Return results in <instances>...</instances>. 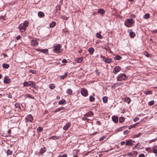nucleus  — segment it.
<instances>
[{"label": "nucleus", "instance_id": "f257e3e1", "mask_svg": "<svg viewBox=\"0 0 157 157\" xmlns=\"http://www.w3.org/2000/svg\"><path fill=\"white\" fill-rule=\"evenodd\" d=\"M29 25V22L27 21H25L23 23L19 25L18 28L21 31L24 32L26 30V28Z\"/></svg>", "mask_w": 157, "mask_h": 157}, {"label": "nucleus", "instance_id": "f03ea898", "mask_svg": "<svg viewBox=\"0 0 157 157\" xmlns=\"http://www.w3.org/2000/svg\"><path fill=\"white\" fill-rule=\"evenodd\" d=\"M128 77L124 73L119 74L117 77V81H120L122 80H127Z\"/></svg>", "mask_w": 157, "mask_h": 157}, {"label": "nucleus", "instance_id": "7ed1b4c3", "mask_svg": "<svg viewBox=\"0 0 157 157\" xmlns=\"http://www.w3.org/2000/svg\"><path fill=\"white\" fill-rule=\"evenodd\" d=\"M134 21L132 19H128L126 20L124 22V25L127 27H130L129 25L133 24Z\"/></svg>", "mask_w": 157, "mask_h": 157}, {"label": "nucleus", "instance_id": "20e7f679", "mask_svg": "<svg viewBox=\"0 0 157 157\" xmlns=\"http://www.w3.org/2000/svg\"><path fill=\"white\" fill-rule=\"evenodd\" d=\"M61 46L59 44H58L56 46L54 47V48L53 50L54 52L59 53L61 52L60 50L61 48Z\"/></svg>", "mask_w": 157, "mask_h": 157}, {"label": "nucleus", "instance_id": "39448f33", "mask_svg": "<svg viewBox=\"0 0 157 157\" xmlns=\"http://www.w3.org/2000/svg\"><path fill=\"white\" fill-rule=\"evenodd\" d=\"M24 86H31L33 87L35 85V83L32 81H29L28 82H25L23 84Z\"/></svg>", "mask_w": 157, "mask_h": 157}, {"label": "nucleus", "instance_id": "423d86ee", "mask_svg": "<svg viewBox=\"0 0 157 157\" xmlns=\"http://www.w3.org/2000/svg\"><path fill=\"white\" fill-rule=\"evenodd\" d=\"M81 94L84 97H86L88 95L87 90L84 88H82L81 89Z\"/></svg>", "mask_w": 157, "mask_h": 157}, {"label": "nucleus", "instance_id": "0eeeda50", "mask_svg": "<svg viewBox=\"0 0 157 157\" xmlns=\"http://www.w3.org/2000/svg\"><path fill=\"white\" fill-rule=\"evenodd\" d=\"M33 119V117L32 115L29 114L25 118V122H31Z\"/></svg>", "mask_w": 157, "mask_h": 157}, {"label": "nucleus", "instance_id": "6e6552de", "mask_svg": "<svg viewBox=\"0 0 157 157\" xmlns=\"http://www.w3.org/2000/svg\"><path fill=\"white\" fill-rule=\"evenodd\" d=\"M35 50L37 52H43L46 54H48V50L47 49H40L36 48Z\"/></svg>", "mask_w": 157, "mask_h": 157}, {"label": "nucleus", "instance_id": "1a4fd4ad", "mask_svg": "<svg viewBox=\"0 0 157 157\" xmlns=\"http://www.w3.org/2000/svg\"><path fill=\"white\" fill-rule=\"evenodd\" d=\"M128 32L129 33V35L131 38H133L135 36V33L134 32H132L131 29H128Z\"/></svg>", "mask_w": 157, "mask_h": 157}, {"label": "nucleus", "instance_id": "9d476101", "mask_svg": "<svg viewBox=\"0 0 157 157\" xmlns=\"http://www.w3.org/2000/svg\"><path fill=\"white\" fill-rule=\"evenodd\" d=\"M121 69V68L120 67L116 66L113 69V73L115 74H116L120 71Z\"/></svg>", "mask_w": 157, "mask_h": 157}, {"label": "nucleus", "instance_id": "9b49d317", "mask_svg": "<svg viewBox=\"0 0 157 157\" xmlns=\"http://www.w3.org/2000/svg\"><path fill=\"white\" fill-rule=\"evenodd\" d=\"M133 144V141L132 140H126L125 145L131 146Z\"/></svg>", "mask_w": 157, "mask_h": 157}, {"label": "nucleus", "instance_id": "f8f14e48", "mask_svg": "<svg viewBox=\"0 0 157 157\" xmlns=\"http://www.w3.org/2000/svg\"><path fill=\"white\" fill-rule=\"evenodd\" d=\"M4 82L6 84L9 83L10 82V79L7 76H5L4 79Z\"/></svg>", "mask_w": 157, "mask_h": 157}, {"label": "nucleus", "instance_id": "ddd939ff", "mask_svg": "<svg viewBox=\"0 0 157 157\" xmlns=\"http://www.w3.org/2000/svg\"><path fill=\"white\" fill-rule=\"evenodd\" d=\"M31 44L33 46H36L38 45V42L35 40H33L31 41Z\"/></svg>", "mask_w": 157, "mask_h": 157}, {"label": "nucleus", "instance_id": "4468645a", "mask_svg": "<svg viewBox=\"0 0 157 157\" xmlns=\"http://www.w3.org/2000/svg\"><path fill=\"white\" fill-rule=\"evenodd\" d=\"M71 124L69 122H68L63 127V129L64 130H67L70 126Z\"/></svg>", "mask_w": 157, "mask_h": 157}, {"label": "nucleus", "instance_id": "2eb2a0df", "mask_svg": "<svg viewBox=\"0 0 157 157\" xmlns=\"http://www.w3.org/2000/svg\"><path fill=\"white\" fill-rule=\"evenodd\" d=\"M88 51L90 54L91 55H92L94 53V49L93 48L90 47L88 49Z\"/></svg>", "mask_w": 157, "mask_h": 157}, {"label": "nucleus", "instance_id": "dca6fc26", "mask_svg": "<svg viewBox=\"0 0 157 157\" xmlns=\"http://www.w3.org/2000/svg\"><path fill=\"white\" fill-rule=\"evenodd\" d=\"M112 119L113 122L115 123H117L118 121V117H117L113 116L112 117Z\"/></svg>", "mask_w": 157, "mask_h": 157}, {"label": "nucleus", "instance_id": "f3484780", "mask_svg": "<svg viewBox=\"0 0 157 157\" xmlns=\"http://www.w3.org/2000/svg\"><path fill=\"white\" fill-rule=\"evenodd\" d=\"M105 62L106 63H110L112 62V59L109 58H106L105 59Z\"/></svg>", "mask_w": 157, "mask_h": 157}, {"label": "nucleus", "instance_id": "a211bd4d", "mask_svg": "<svg viewBox=\"0 0 157 157\" xmlns=\"http://www.w3.org/2000/svg\"><path fill=\"white\" fill-rule=\"evenodd\" d=\"M38 16L40 17H43L44 16V14L43 12H39L38 13Z\"/></svg>", "mask_w": 157, "mask_h": 157}, {"label": "nucleus", "instance_id": "6ab92c4d", "mask_svg": "<svg viewBox=\"0 0 157 157\" xmlns=\"http://www.w3.org/2000/svg\"><path fill=\"white\" fill-rule=\"evenodd\" d=\"M56 25V23L54 21H52L50 24L49 26L50 28H52L54 27Z\"/></svg>", "mask_w": 157, "mask_h": 157}, {"label": "nucleus", "instance_id": "aec40b11", "mask_svg": "<svg viewBox=\"0 0 157 157\" xmlns=\"http://www.w3.org/2000/svg\"><path fill=\"white\" fill-rule=\"evenodd\" d=\"M93 115V113L91 111H90L87 113L84 116L85 117H89Z\"/></svg>", "mask_w": 157, "mask_h": 157}, {"label": "nucleus", "instance_id": "412c9836", "mask_svg": "<svg viewBox=\"0 0 157 157\" xmlns=\"http://www.w3.org/2000/svg\"><path fill=\"white\" fill-rule=\"evenodd\" d=\"M46 148L45 147H43L41 148L40 151V153L42 154L45 152L46 151Z\"/></svg>", "mask_w": 157, "mask_h": 157}, {"label": "nucleus", "instance_id": "4be33fe9", "mask_svg": "<svg viewBox=\"0 0 157 157\" xmlns=\"http://www.w3.org/2000/svg\"><path fill=\"white\" fill-rule=\"evenodd\" d=\"M68 75V73L66 72L65 73L64 75H61L60 76V78L61 79H64L66 78Z\"/></svg>", "mask_w": 157, "mask_h": 157}, {"label": "nucleus", "instance_id": "5701e85b", "mask_svg": "<svg viewBox=\"0 0 157 157\" xmlns=\"http://www.w3.org/2000/svg\"><path fill=\"white\" fill-rule=\"evenodd\" d=\"M98 12L101 14H104L105 13V11L103 9H100L98 10Z\"/></svg>", "mask_w": 157, "mask_h": 157}, {"label": "nucleus", "instance_id": "b1692460", "mask_svg": "<svg viewBox=\"0 0 157 157\" xmlns=\"http://www.w3.org/2000/svg\"><path fill=\"white\" fill-rule=\"evenodd\" d=\"M2 66L4 68L7 69L9 67L10 65L8 64L4 63L3 64Z\"/></svg>", "mask_w": 157, "mask_h": 157}, {"label": "nucleus", "instance_id": "393cba45", "mask_svg": "<svg viewBox=\"0 0 157 157\" xmlns=\"http://www.w3.org/2000/svg\"><path fill=\"white\" fill-rule=\"evenodd\" d=\"M83 59V57H81L80 58H77L76 59V61L78 63H81Z\"/></svg>", "mask_w": 157, "mask_h": 157}, {"label": "nucleus", "instance_id": "a878e982", "mask_svg": "<svg viewBox=\"0 0 157 157\" xmlns=\"http://www.w3.org/2000/svg\"><path fill=\"white\" fill-rule=\"evenodd\" d=\"M102 100L104 103H107L108 101V97L106 96L102 98Z\"/></svg>", "mask_w": 157, "mask_h": 157}, {"label": "nucleus", "instance_id": "bb28decb", "mask_svg": "<svg viewBox=\"0 0 157 157\" xmlns=\"http://www.w3.org/2000/svg\"><path fill=\"white\" fill-rule=\"evenodd\" d=\"M150 17V15L149 13H146L145 14L144 16V18L145 19H147Z\"/></svg>", "mask_w": 157, "mask_h": 157}, {"label": "nucleus", "instance_id": "cd10ccee", "mask_svg": "<svg viewBox=\"0 0 157 157\" xmlns=\"http://www.w3.org/2000/svg\"><path fill=\"white\" fill-rule=\"evenodd\" d=\"M122 57L119 55H117L114 58V59L115 60H119L121 59Z\"/></svg>", "mask_w": 157, "mask_h": 157}, {"label": "nucleus", "instance_id": "c85d7f7f", "mask_svg": "<svg viewBox=\"0 0 157 157\" xmlns=\"http://www.w3.org/2000/svg\"><path fill=\"white\" fill-rule=\"evenodd\" d=\"M97 37L100 39H102L103 38V36H102L100 33H97L96 34Z\"/></svg>", "mask_w": 157, "mask_h": 157}, {"label": "nucleus", "instance_id": "c756f323", "mask_svg": "<svg viewBox=\"0 0 157 157\" xmlns=\"http://www.w3.org/2000/svg\"><path fill=\"white\" fill-rule=\"evenodd\" d=\"M125 101H126L128 104H129L131 101V99L129 98H125Z\"/></svg>", "mask_w": 157, "mask_h": 157}, {"label": "nucleus", "instance_id": "7c9ffc66", "mask_svg": "<svg viewBox=\"0 0 157 157\" xmlns=\"http://www.w3.org/2000/svg\"><path fill=\"white\" fill-rule=\"evenodd\" d=\"M94 98L93 96H90L89 97V100L91 102H93L94 101Z\"/></svg>", "mask_w": 157, "mask_h": 157}, {"label": "nucleus", "instance_id": "2f4dec72", "mask_svg": "<svg viewBox=\"0 0 157 157\" xmlns=\"http://www.w3.org/2000/svg\"><path fill=\"white\" fill-rule=\"evenodd\" d=\"M124 117H121L119 119V121L121 123H122L124 121Z\"/></svg>", "mask_w": 157, "mask_h": 157}, {"label": "nucleus", "instance_id": "473e14b6", "mask_svg": "<svg viewBox=\"0 0 157 157\" xmlns=\"http://www.w3.org/2000/svg\"><path fill=\"white\" fill-rule=\"evenodd\" d=\"M65 100L64 99H63L59 101V104H63L65 103Z\"/></svg>", "mask_w": 157, "mask_h": 157}, {"label": "nucleus", "instance_id": "72a5a7b5", "mask_svg": "<svg viewBox=\"0 0 157 157\" xmlns=\"http://www.w3.org/2000/svg\"><path fill=\"white\" fill-rule=\"evenodd\" d=\"M72 93V90L70 89H68L67 91V93L68 94H71Z\"/></svg>", "mask_w": 157, "mask_h": 157}, {"label": "nucleus", "instance_id": "f704fd0d", "mask_svg": "<svg viewBox=\"0 0 157 157\" xmlns=\"http://www.w3.org/2000/svg\"><path fill=\"white\" fill-rule=\"evenodd\" d=\"M12 152L10 149H8L7 151V155H11L12 154Z\"/></svg>", "mask_w": 157, "mask_h": 157}, {"label": "nucleus", "instance_id": "c9c22d12", "mask_svg": "<svg viewBox=\"0 0 157 157\" xmlns=\"http://www.w3.org/2000/svg\"><path fill=\"white\" fill-rule=\"evenodd\" d=\"M132 156L136 155L138 153V152L136 151H133L132 152Z\"/></svg>", "mask_w": 157, "mask_h": 157}, {"label": "nucleus", "instance_id": "e433bc0d", "mask_svg": "<svg viewBox=\"0 0 157 157\" xmlns=\"http://www.w3.org/2000/svg\"><path fill=\"white\" fill-rule=\"evenodd\" d=\"M144 93L147 95L151 94L152 93V92L150 91H145Z\"/></svg>", "mask_w": 157, "mask_h": 157}, {"label": "nucleus", "instance_id": "4c0bfd02", "mask_svg": "<svg viewBox=\"0 0 157 157\" xmlns=\"http://www.w3.org/2000/svg\"><path fill=\"white\" fill-rule=\"evenodd\" d=\"M49 87L51 89H53L55 88V86L53 84H51L49 85Z\"/></svg>", "mask_w": 157, "mask_h": 157}, {"label": "nucleus", "instance_id": "58836bf2", "mask_svg": "<svg viewBox=\"0 0 157 157\" xmlns=\"http://www.w3.org/2000/svg\"><path fill=\"white\" fill-rule=\"evenodd\" d=\"M104 49H105L109 53H111V50H110V49L108 47H106L105 48H104Z\"/></svg>", "mask_w": 157, "mask_h": 157}, {"label": "nucleus", "instance_id": "ea45409f", "mask_svg": "<svg viewBox=\"0 0 157 157\" xmlns=\"http://www.w3.org/2000/svg\"><path fill=\"white\" fill-rule=\"evenodd\" d=\"M16 108H21L20 105L19 103H16L15 105Z\"/></svg>", "mask_w": 157, "mask_h": 157}, {"label": "nucleus", "instance_id": "a19ab883", "mask_svg": "<svg viewBox=\"0 0 157 157\" xmlns=\"http://www.w3.org/2000/svg\"><path fill=\"white\" fill-rule=\"evenodd\" d=\"M61 6L60 5H58L56 6V10L57 11H58L59 10H60Z\"/></svg>", "mask_w": 157, "mask_h": 157}, {"label": "nucleus", "instance_id": "79ce46f5", "mask_svg": "<svg viewBox=\"0 0 157 157\" xmlns=\"http://www.w3.org/2000/svg\"><path fill=\"white\" fill-rule=\"evenodd\" d=\"M141 135V133H139L137 134L134 135L133 136V138H136V137H139Z\"/></svg>", "mask_w": 157, "mask_h": 157}, {"label": "nucleus", "instance_id": "37998d69", "mask_svg": "<svg viewBox=\"0 0 157 157\" xmlns=\"http://www.w3.org/2000/svg\"><path fill=\"white\" fill-rule=\"evenodd\" d=\"M154 101H151L148 102L149 105H152L154 104Z\"/></svg>", "mask_w": 157, "mask_h": 157}, {"label": "nucleus", "instance_id": "c03bdc74", "mask_svg": "<svg viewBox=\"0 0 157 157\" xmlns=\"http://www.w3.org/2000/svg\"><path fill=\"white\" fill-rule=\"evenodd\" d=\"M136 124H134L133 125H132V126H129V127L128 128L129 129H131V128H135L136 126Z\"/></svg>", "mask_w": 157, "mask_h": 157}, {"label": "nucleus", "instance_id": "a18cd8bd", "mask_svg": "<svg viewBox=\"0 0 157 157\" xmlns=\"http://www.w3.org/2000/svg\"><path fill=\"white\" fill-rule=\"evenodd\" d=\"M51 138L54 140L58 139H59V136H53L52 137H51Z\"/></svg>", "mask_w": 157, "mask_h": 157}, {"label": "nucleus", "instance_id": "49530a36", "mask_svg": "<svg viewBox=\"0 0 157 157\" xmlns=\"http://www.w3.org/2000/svg\"><path fill=\"white\" fill-rule=\"evenodd\" d=\"M37 130L40 132H41L43 130V128L40 127H39L37 129Z\"/></svg>", "mask_w": 157, "mask_h": 157}, {"label": "nucleus", "instance_id": "de8ad7c7", "mask_svg": "<svg viewBox=\"0 0 157 157\" xmlns=\"http://www.w3.org/2000/svg\"><path fill=\"white\" fill-rule=\"evenodd\" d=\"M59 157H67V155L66 154H64L63 155H59Z\"/></svg>", "mask_w": 157, "mask_h": 157}, {"label": "nucleus", "instance_id": "09e8293b", "mask_svg": "<svg viewBox=\"0 0 157 157\" xmlns=\"http://www.w3.org/2000/svg\"><path fill=\"white\" fill-rule=\"evenodd\" d=\"M129 132V131H128L127 130H126L123 133H124V134L126 135V134H128Z\"/></svg>", "mask_w": 157, "mask_h": 157}, {"label": "nucleus", "instance_id": "8fccbe9b", "mask_svg": "<svg viewBox=\"0 0 157 157\" xmlns=\"http://www.w3.org/2000/svg\"><path fill=\"white\" fill-rule=\"evenodd\" d=\"M139 119V118L138 117H136L134 119L133 121L134 122H136Z\"/></svg>", "mask_w": 157, "mask_h": 157}, {"label": "nucleus", "instance_id": "3c124183", "mask_svg": "<svg viewBox=\"0 0 157 157\" xmlns=\"http://www.w3.org/2000/svg\"><path fill=\"white\" fill-rule=\"evenodd\" d=\"M144 156L145 155L144 154H140L139 155L138 157H144Z\"/></svg>", "mask_w": 157, "mask_h": 157}, {"label": "nucleus", "instance_id": "603ef678", "mask_svg": "<svg viewBox=\"0 0 157 157\" xmlns=\"http://www.w3.org/2000/svg\"><path fill=\"white\" fill-rule=\"evenodd\" d=\"M125 144H126V142H125L124 141H121L120 143V144L121 145H123Z\"/></svg>", "mask_w": 157, "mask_h": 157}, {"label": "nucleus", "instance_id": "864d4df0", "mask_svg": "<svg viewBox=\"0 0 157 157\" xmlns=\"http://www.w3.org/2000/svg\"><path fill=\"white\" fill-rule=\"evenodd\" d=\"M126 155H128V156H132V152H131V153H128V154H126Z\"/></svg>", "mask_w": 157, "mask_h": 157}, {"label": "nucleus", "instance_id": "5fc2aeb1", "mask_svg": "<svg viewBox=\"0 0 157 157\" xmlns=\"http://www.w3.org/2000/svg\"><path fill=\"white\" fill-rule=\"evenodd\" d=\"M62 62L63 63H65L67 62V61L66 60V59H64L62 60Z\"/></svg>", "mask_w": 157, "mask_h": 157}, {"label": "nucleus", "instance_id": "6e6d98bb", "mask_svg": "<svg viewBox=\"0 0 157 157\" xmlns=\"http://www.w3.org/2000/svg\"><path fill=\"white\" fill-rule=\"evenodd\" d=\"M21 38V36L20 35H18L16 37V39L17 40H19Z\"/></svg>", "mask_w": 157, "mask_h": 157}, {"label": "nucleus", "instance_id": "4d7b16f0", "mask_svg": "<svg viewBox=\"0 0 157 157\" xmlns=\"http://www.w3.org/2000/svg\"><path fill=\"white\" fill-rule=\"evenodd\" d=\"M135 16L134 14H132L130 15V17L132 18H135Z\"/></svg>", "mask_w": 157, "mask_h": 157}, {"label": "nucleus", "instance_id": "13d9d810", "mask_svg": "<svg viewBox=\"0 0 157 157\" xmlns=\"http://www.w3.org/2000/svg\"><path fill=\"white\" fill-rule=\"evenodd\" d=\"M146 54H144L146 56H147V57H149V54H148V53L147 52H146Z\"/></svg>", "mask_w": 157, "mask_h": 157}, {"label": "nucleus", "instance_id": "bf43d9fd", "mask_svg": "<svg viewBox=\"0 0 157 157\" xmlns=\"http://www.w3.org/2000/svg\"><path fill=\"white\" fill-rule=\"evenodd\" d=\"M30 72L33 73V74H35V71L33 70H31Z\"/></svg>", "mask_w": 157, "mask_h": 157}, {"label": "nucleus", "instance_id": "052dcab7", "mask_svg": "<svg viewBox=\"0 0 157 157\" xmlns=\"http://www.w3.org/2000/svg\"><path fill=\"white\" fill-rule=\"evenodd\" d=\"M153 152L155 153H157V149H154L153 150Z\"/></svg>", "mask_w": 157, "mask_h": 157}, {"label": "nucleus", "instance_id": "680f3d73", "mask_svg": "<svg viewBox=\"0 0 157 157\" xmlns=\"http://www.w3.org/2000/svg\"><path fill=\"white\" fill-rule=\"evenodd\" d=\"M61 109H57L55 110V112H57L59 111H60L61 110Z\"/></svg>", "mask_w": 157, "mask_h": 157}, {"label": "nucleus", "instance_id": "e2e57ef3", "mask_svg": "<svg viewBox=\"0 0 157 157\" xmlns=\"http://www.w3.org/2000/svg\"><path fill=\"white\" fill-rule=\"evenodd\" d=\"M62 18H63V19L65 20H67V18L65 16L63 17H62Z\"/></svg>", "mask_w": 157, "mask_h": 157}, {"label": "nucleus", "instance_id": "0e129e2a", "mask_svg": "<svg viewBox=\"0 0 157 157\" xmlns=\"http://www.w3.org/2000/svg\"><path fill=\"white\" fill-rule=\"evenodd\" d=\"M152 32L154 33H157V29L156 30H154Z\"/></svg>", "mask_w": 157, "mask_h": 157}, {"label": "nucleus", "instance_id": "69168bd1", "mask_svg": "<svg viewBox=\"0 0 157 157\" xmlns=\"http://www.w3.org/2000/svg\"><path fill=\"white\" fill-rule=\"evenodd\" d=\"M7 97L9 98H11L12 97V96L11 95H9L7 96Z\"/></svg>", "mask_w": 157, "mask_h": 157}, {"label": "nucleus", "instance_id": "338daca9", "mask_svg": "<svg viewBox=\"0 0 157 157\" xmlns=\"http://www.w3.org/2000/svg\"><path fill=\"white\" fill-rule=\"evenodd\" d=\"M104 140V137H101L100 139H99V140L100 141H102L103 140Z\"/></svg>", "mask_w": 157, "mask_h": 157}, {"label": "nucleus", "instance_id": "774afa93", "mask_svg": "<svg viewBox=\"0 0 157 157\" xmlns=\"http://www.w3.org/2000/svg\"><path fill=\"white\" fill-rule=\"evenodd\" d=\"M82 119L83 120H89V119H88L87 118H86V117H83L82 118Z\"/></svg>", "mask_w": 157, "mask_h": 157}]
</instances>
